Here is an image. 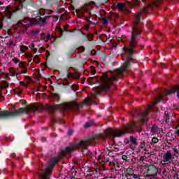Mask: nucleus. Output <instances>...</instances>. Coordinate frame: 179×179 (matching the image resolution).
I'll return each instance as SVG.
<instances>
[{
	"mask_svg": "<svg viewBox=\"0 0 179 179\" xmlns=\"http://www.w3.org/2000/svg\"><path fill=\"white\" fill-rule=\"evenodd\" d=\"M153 6H155L156 8H157V6H159V3H153Z\"/></svg>",
	"mask_w": 179,
	"mask_h": 179,
	"instance_id": "nucleus-42",
	"label": "nucleus"
},
{
	"mask_svg": "<svg viewBox=\"0 0 179 179\" xmlns=\"http://www.w3.org/2000/svg\"><path fill=\"white\" fill-rule=\"evenodd\" d=\"M55 4H56V5H58V1H56V2H55Z\"/></svg>",
	"mask_w": 179,
	"mask_h": 179,
	"instance_id": "nucleus-53",
	"label": "nucleus"
},
{
	"mask_svg": "<svg viewBox=\"0 0 179 179\" xmlns=\"http://www.w3.org/2000/svg\"><path fill=\"white\" fill-rule=\"evenodd\" d=\"M108 154L106 152L95 151V157L96 160L99 161L102 164L110 162V158L107 157Z\"/></svg>",
	"mask_w": 179,
	"mask_h": 179,
	"instance_id": "nucleus-5",
	"label": "nucleus"
},
{
	"mask_svg": "<svg viewBox=\"0 0 179 179\" xmlns=\"http://www.w3.org/2000/svg\"><path fill=\"white\" fill-rule=\"evenodd\" d=\"M173 152H177V148H173Z\"/></svg>",
	"mask_w": 179,
	"mask_h": 179,
	"instance_id": "nucleus-50",
	"label": "nucleus"
},
{
	"mask_svg": "<svg viewBox=\"0 0 179 179\" xmlns=\"http://www.w3.org/2000/svg\"><path fill=\"white\" fill-rule=\"evenodd\" d=\"M28 108V113L29 111H37V110H38V108L37 106H27Z\"/></svg>",
	"mask_w": 179,
	"mask_h": 179,
	"instance_id": "nucleus-19",
	"label": "nucleus"
},
{
	"mask_svg": "<svg viewBox=\"0 0 179 179\" xmlns=\"http://www.w3.org/2000/svg\"><path fill=\"white\" fill-rule=\"evenodd\" d=\"M164 116H165V118H164V121L165 122H170V117H169V112L166 111L164 113Z\"/></svg>",
	"mask_w": 179,
	"mask_h": 179,
	"instance_id": "nucleus-20",
	"label": "nucleus"
},
{
	"mask_svg": "<svg viewBox=\"0 0 179 179\" xmlns=\"http://www.w3.org/2000/svg\"><path fill=\"white\" fill-rule=\"evenodd\" d=\"M12 61L13 62L14 64H17V62H19V59L17 58H13L12 59Z\"/></svg>",
	"mask_w": 179,
	"mask_h": 179,
	"instance_id": "nucleus-36",
	"label": "nucleus"
},
{
	"mask_svg": "<svg viewBox=\"0 0 179 179\" xmlns=\"http://www.w3.org/2000/svg\"><path fill=\"white\" fill-rule=\"evenodd\" d=\"M89 79H93L92 78H90Z\"/></svg>",
	"mask_w": 179,
	"mask_h": 179,
	"instance_id": "nucleus-58",
	"label": "nucleus"
},
{
	"mask_svg": "<svg viewBox=\"0 0 179 179\" xmlns=\"http://www.w3.org/2000/svg\"><path fill=\"white\" fill-rule=\"evenodd\" d=\"M176 134H177V135L179 136V129H178V130L176 131Z\"/></svg>",
	"mask_w": 179,
	"mask_h": 179,
	"instance_id": "nucleus-49",
	"label": "nucleus"
},
{
	"mask_svg": "<svg viewBox=\"0 0 179 179\" xmlns=\"http://www.w3.org/2000/svg\"><path fill=\"white\" fill-rule=\"evenodd\" d=\"M85 29L86 30H89V29H90V27L89 25H86Z\"/></svg>",
	"mask_w": 179,
	"mask_h": 179,
	"instance_id": "nucleus-44",
	"label": "nucleus"
},
{
	"mask_svg": "<svg viewBox=\"0 0 179 179\" xmlns=\"http://www.w3.org/2000/svg\"><path fill=\"white\" fill-rule=\"evenodd\" d=\"M52 38V36L51 34H48L46 36V41H48V40H51Z\"/></svg>",
	"mask_w": 179,
	"mask_h": 179,
	"instance_id": "nucleus-34",
	"label": "nucleus"
},
{
	"mask_svg": "<svg viewBox=\"0 0 179 179\" xmlns=\"http://www.w3.org/2000/svg\"><path fill=\"white\" fill-rule=\"evenodd\" d=\"M65 15V14H62V15H61V17H62V16H64Z\"/></svg>",
	"mask_w": 179,
	"mask_h": 179,
	"instance_id": "nucleus-55",
	"label": "nucleus"
},
{
	"mask_svg": "<svg viewBox=\"0 0 179 179\" xmlns=\"http://www.w3.org/2000/svg\"><path fill=\"white\" fill-rule=\"evenodd\" d=\"M73 134V130H69L68 132V135L71 136Z\"/></svg>",
	"mask_w": 179,
	"mask_h": 179,
	"instance_id": "nucleus-41",
	"label": "nucleus"
},
{
	"mask_svg": "<svg viewBox=\"0 0 179 179\" xmlns=\"http://www.w3.org/2000/svg\"><path fill=\"white\" fill-rule=\"evenodd\" d=\"M20 85H23V82H20Z\"/></svg>",
	"mask_w": 179,
	"mask_h": 179,
	"instance_id": "nucleus-54",
	"label": "nucleus"
},
{
	"mask_svg": "<svg viewBox=\"0 0 179 179\" xmlns=\"http://www.w3.org/2000/svg\"><path fill=\"white\" fill-rule=\"evenodd\" d=\"M34 59H38V56H37V55L35 56V57H34Z\"/></svg>",
	"mask_w": 179,
	"mask_h": 179,
	"instance_id": "nucleus-48",
	"label": "nucleus"
},
{
	"mask_svg": "<svg viewBox=\"0 0 179 179\" xmlns=\"http://www.w3.org/2000/svg\"><path fill=\"white\" fill-rule=\"evenodd\" d=\"M132 5H134V6H138V5H139V1H138V0H133L132 1Z\"/></svg>",
	"mask_w": 179,
	"mask_h": 179,
	"instance_id": "nucleus-26",
	"label": "nucleus"
},
{
	"mask_svg": "<svg viewBox=\"0 0 179 179\" xmlns=\"http://www.w3.org/2000/svg\"><path fill=\"white\" fill-rule=\"evenodd\" d=\"M76 13H79V10H76Z\"/></svg>",
	"mask_w": 179,
	"mask_h": 179,
	"instance_id": "nucleus-51",
	"label": "nucleus"
},
{
	"mask_svg": "<svg viewBox=\"0 0 179 179\" xmlns=\"http://www.w3.org/2000/svg\"><path fill=\"white\" fill-rule=\"evenodd\" d=\"M21 73H27V69H24L22 71V72L18 73L17 74H16V76H17V75H21Z\"/></svg>",
	"mask_w": 179,
	"mask_h": 179,
	"instance_id": "nucleus-37",
	"label": "nucleus"
},
{
	"mask_svg": "<svg viewBox=\"0 0 179 179\" xmlns=\"http://www.w3.org/2000/svg\"><path fill=\"white\" fill-rule=\"evenodd\" d=\"M23 113H29L28 108H21L14 112H9L8 110H3L0 112V117H16L17 115H20Z\"/></svg>",
	"mask_w": 179,
	"mask_h": 179,
	"instance_id": "nucleus-4",
	"label": "nucleus"
},
{
	"mask_svg": "<svg viewBox=\"0 0 179 179\" xmlns=\"http://www.w3.org/2000/svg\"><path fill=\"white\" fill-rule=\"evenodd\" d=\"M157 168L153 165H150L148 168V173L151 177H153V176H156V174H157Z\"/></svg>",
	"mask_w": 179,
	"mask_h": 179,
	"instance_id": "nucleus-10",
	"label": "nucleus"
},
{
	"mask_svg": "<svg viewBox=\"0 0 179 179\" xmlns=\"http://www.w3.org/2000/svg\"><path fill=\"white\" fill-rule=\"evenodd\" d=\"M171 93H176L177 97L179 99V86H176L171 89V91H166L162 93V95H159L157 101L155 102L154 104H157V103H159L160 100H162L163 96H169V94H171Z\"/></svg>",
	"mask_w": 179,
	"mask_h": 179,
	"instance_id": "nucleus-6",
	"label": "nucleus"
},
{
	"mask_svg": "<svg viewBox=\"0 0 179 179\" xmlns=\"http://www.w3.org/2000/svg\"><path fill=\"white\" fill-rule=\"evenodd\" d=\"M148 113H149V110H145V112H144V113L141 115V121H143V122H146V119L145 118V117L148 115Z\"/></svg>",
	"mask_w": 179,
	"mask_h": 179,
	"instance_id": "nucleus-17",
	"label": "nucleus"
},
{
	"mask_svg": "<svg viewBox=\"0 0 179 179\" xmlns=\"http://www.w3.org/2000/svg\"><path fill=\"white\" fill-rule=\"evenodd\" d=\"M53 96L55 97L57 100H59V95H58L57 94H54Z\"/></svg>",
	"mask_w": 179,
	"mask_h": 179,
	"instance_id": "nucleus-39",
	"label": "nucleus"
},
{
	"mask_svg": "<svg viewBox=\"0 0 179 179\" xmlns=\"http://www.w3.org/2000/svg\"><path fill=\"white\" fill-rule=\"evenodd\" d=\"M10 73L11 74V76H15V75H17V73H16L15 71H10Z\"/></svg>",
	"mask_w": 179,
	"mask_h": 179,
	"instance_id": "nucleus-38",
	"label": "nucleus"
},
{
	"mask_svg": "<svg viewBox=\"0 0 179 179\" xmlns=\"http://www.w3.org/2000/svg\"><path fill=\"white\" fill-rule=\"evenodd\" d=\"M146 159V157L145 156H143V157H141V158L139 159V161L140 162H143V160H145Z\"/></svg>",
	"mask_w": 179,
	"mask_h": 179,
	"instance_id": "nucleus-40",
	"label": "nucleus"
},
{
	"mask_svg": "<svg viewBox=\"0 0 179 179\" xmlns=\"http://www.w3.org/2000/svg\"><path fill=\"white\" fill-rule=\"evenodd\" d=\"M151 132H153L154 134H160V129H159V127L154 125L151 127Z\"/></svg>",
	"mask_w": 179,
	"mask_h": 179,
	"instance_id": "nucleus-13",
	"label": "nucleus"
},
{
	"mask_svg": "<svg viewBox=\"0 0 179 179\" xmlns=\"http://www.w3.org/2000/svg\"><path fill=\"white\" fill-rule=\"evenodd\" d=\"M159 142V138L153 137L152 138V143H157Z\"/></svg>",
	"mask_w": 179,
	"mask_h": 179,
	"instance_id": "nucleus-27",
	"label": "nucleus"
},
{
	"mask_svg": "<svg viewBox=\"0 0 179 179\" xmlns=\"http://www.w3.org/2000/svg\"><path fill=\"white\" fill-rule=\"evenodd\" d=\"M174 178H175V179H176H176H178V175H175V176H174Z\"/></svg>",
	"mask_w": 179,
	"mask_h": 179,
	"instance_id": "nucleus-47",
	"label": "nucleus"
},
{
	"mask_svg": "<svg viewBox=\"0 0 179 179\" xmlns=\"http://www.w3.org/2000/svg\"><path fill=\"white\" fill-rule=\"evenodd\" d=\"M60 158H57V159L55 160L54 162H52L48 168H47L43 173L41 176V179H44V178H47V177H48V176H51V172L50 171V169H52V167H54V165L55 164V163L58 162V160H59Z\"/></svg>",
	"mask_w": 179,
	"mask_h": 179,
	"instance_id": "nucleus-7",
	"label": "nucleus"
},
{
	"mask_svg": "<svg viewBox=\"0 0 179 179\" xmlns=\"http://www.w3.org/2000/svg\"><path fill=\"white\" fill-rule=\"evenodd\" d=\"M39 22H40L41 24H43V26L45 24H47V22H45V20L43 18H40Z\"/></svg>",
	"mask_w": 179,
	"mask_h": 179,
	"instance_id": "nucleus-25",
	"label": "nucleus"
},
{
	"mask_svg": "<svg viewBox=\"0 0 179 179\" xmlns=\"http://www.w3.org/2000/svg\"><path fill=\"white\" fill-rule=\"evenodd\" d=\"M131 176L134 179H141V178L142 177V176H141L140 174H135V173H133V175Z\"/></svg>",
	"mask_w": 179,
	"mask_h": 179,
	"instance_id": "nucleus-23",
	"label": "nucleus"
},
{
	"mask_svg": "<svg viewBox=\"0 0 179 179\" xmlns=\"http://www.w3.org/2000/svg\"><path fill=\"white\" fill-rule=\"evenodd\" d=\"M145 146H146V144L145 143V142L141 143L140 145V147L141 149H145Z\"/></svg>",
	"mask_w": 179,
	"mask_h": 179,
	"instance_id": "nucleus-35",
	"label": "nucleus"
},
{
	"mask_svg": "<svg viewBox=\"0 0 179 179\" xmlns=\"http://www.w3.org/2000/svg\"><path fill=\"white\" fill-rule=\"evenodd\" d=\"M141 34L139 29L138 28H134L131 31V36L129 40V44L127 48H124L123 50L125 52V57L127 60L124 62L123 66L117 69L113 73L112 78H110L107 73H104L100 76L101 86L96 88V92L100 93L101 90L107 92L110 90L111 87V84L113 80H118L122 78V73L128 71V67L129 66L130 61H132V55H134V50L136 48V44H138V35Z\"/></svg>",
	"mask_w": 179,
	"mask_h": 179,
	"instance_id": "nucleus-1",
	"label": "nucleus"
},
{
	"mask_svg": "<svg viewBox=\"0 0 179 179\" xmlns=\"http://www.w3.org/2000/svg\"><path fill=\"white\" fill-rule=\"evenodd\" d=\"M9 86V84L8 83V82H4L2 84V87H3L4 89H6V87H8Z\"/></svg>",
	"mask_w": 179,
	"mask_h": 179,
	"instance_id": "nucleus-30",
	"label": "nucleus"
},
{
	"mask_svg": "<svg viewBox=\"0 0 179 179\" xmlns=\"http://www.w3.org/2000/svg\"><path fill=\"white\" fill-rule=\"evenodd\" d=\"M110 20V18L108 17H104L102 18V23L104 26H107L108 24V21Z\"/></svg>",
	"mask_w": 179,
	"mask_h": 179,
	"instance_id": "nucleus-22",
	"label": "nucleus"
},
{
	"mask_svg": "<svg viewBox=\"0 0 179 179\" xmlns=\"http://www.w3.org/2000/svg\"><path fill=\"white\" fill-rule=\"evenodd\" d=\"M117 7L119 10H125L126 9L125 4L124 3H117Z\"/></svg>",
	"mask_w": 179,
	"mask_h": 179,
	"instance_id": "nucleus-14",
	"label": "nucleus"
},
{
	"mask_svg": "<svg viewBox=\"0 0 179 179\" xmlns=\"http://www.w3.org/2000/svg\"><path fill=\"white\" fill-rule=\"evenodd\" d=\"M24 86L25 87H27V84H24Z\"/></svg>",
	"mask_w": 179,
	"mask_h": 179,
	"instance_id": "nucleus-52",
	"label": "nucleus"
},
{
	"mask_svg": "<svg viewBox=\"0 0 179 179\" xmlns=\"http://www.w3.org/2000/svg\"><path fill=\"white\" fill-rule=\"evenodd\" d=\"M143 2H145V0H142Z\"/></svg>",
	"mask_w": 179,
	"mask_h": 179,
	"instance_id": "nucleus-57",
	"label": "nucleus"
},
{
	"mask_svg": "<svg viewBox=\"0 0 179 179\" xmlns=\"http://www.w3.org/2000/svg\"><path fill=\"white\" fill-rule=\"evenodd\" d=\"M121 155H122V160H127V159H128V157L127 155H124V152H121Z\"/></svg>",
	"mask_w": 179,
	"mask_h": 179,
	"instance_id": "nucleus-32",
	"label": "nucleus"
},
{
	"mask_svg": "<svg viewBox=\"0 0 179 179\" xmlns=\"http://www.w3.org/2000/svg\"><path fill=\"white\" fill-rule=\"evenodd\" d=\"M88 18L90 20V19H92V13H89V17H88Z\"/></svg>",
	"mask_w": 179,
	"mask_h": 179,
	"instance_id": "nucleus-45",
	"label": "nucleus"
},
{
	"mask_svg": "<svg viewBox=\"0 0 179 179\" xmlns=\"http://www.w3.org/2000/svg\"><path fill=\"white\" fill-rule=\"evenodd\" d=\"M67 76H71L73 79H79V73H72L69 71H67Z\"/></svg>",
	"mask_w": 179,
	"mask_h": 179,
	"instance_id": "nucleus-11",
	"label": "nucleus"
},
{
	"mask_svg": "<svg viewBox=\"0 0 179 179\" xmlns=\"http://www.w3.org/2000/svg\"><path fill=\"white\" fill-rule=\"evenodd\" d=\"M22 26L25 27V29H29V27H31L34 26V24H37V20L31 19V20H24L21 22Z\"/></svg>",
	"mask_w": 179,
	"mask_h": 179,
	"instance_id": "nucleus-8",
	"label": "nucleus"
},
{
	"mask_svg": "<svg viewBox=\"0 0 179 179\" xmlns=\"http://www.w3.org/2000/svg\"><path fill=\"white\" fill-rule=\"evenodd\" d=\"M13 13H15V11L12 10L10 8L6 9V13L7 17H10V16H12Z\"/></svg>",
	"mask_w": 179,
	"mask_h": 179,
	"instance_id": "nucleus-15",
	"label": "nucleus"
},
{
	"mask_svg": "<svg viewBox=\"0 0 179 179\" xmlns=\"http://www.w3.org/2000/svg\"><path fill=\"white\" fill-rule=\"evenodd\" d=\"M20 68H22L23 69H26V65H24V62H21L19 63Z\"/></svg>",
	"mask_w": 179,
	"mask_h": 179,
	"instance_id": "nucleus-24",
	"label": "nucleus"
},
{
	"mask_svg": "<svg viewBox=\"0 0 179 179\" xmlns=\"http://www.w3.org/2000/svg\"><path fill=\"white\" fill-rule=\"evenodd\" d=\"M128 127H125L123 129H108L105 133L96 134L92 138L87 140H81L80 142L76 143L75 144L70 145L65 150L62 151V155H66V153H71V152H73V150H76L78 148H80L81 149H86L87 146H90L92 145V142L96 141V139L99 138H120V136H122L125 135V134H128Z\"/></svg>",
	"mask_w": 179,
	"mask_h": 179,
	"instance_id": "nucleus-2",
	"label": "nucleus"
},
{
	"mask_svg": "<svg viewBox=\"0 0 179 179\" xmlns=\"http://www.w3.org/2000/svg\"><path fill=\"white\" fill-rule=\"evenodd\" d=\"M171 159H173L171 152L167 151L163 156L164 164H169V163H171Z\"/></svg>",
	"mask_w": 179,
	"mask_h": 179,
	"instance_id": "nucleus-9",
	"label": "nucleus"
},
{
	"mask_svg": "<svg viewBox=\"0 0 179 179\" xmlns=\"http://www.w3.org/2000/svg\"><path fill=\"white\" fill-rule=\"evenodd\" d=\"M136 145L129 143V148L131 149V150H135V148Z\"/></svg>",
	"mask_w": 179,
	"mask_h": 179,
	"instance_id": "nucleus-33",
	"label": "nucleus"
},
{
	"mask_svg": "<svg viewBox=\"0 0 179 179\" xmlns=\"http://www.w3.org/2000/svg\"><path fill=\"white\" fill-rule=\"evenodd\" d=\"M129 143H131V145H138V143L136 142V138H135V137H134V136H131Z\"/></svg>",
	"mask_w": 179,
	"mask_h": 179,
	"instance_id": "nucleus-18",
	"label": "nucleus"
},
{
	"mask_svg": "<svg viewBox=\"0 0 179 179\" xmlns=\"http://www.w3.org/2000/svg\"><path fill=\"white\" fill-rule=\"evenodd\" d=\"M125 173H126L125 174L126 177L134 176V169H132L131 168H127L126 169Z\"/></svg>",
	"mask_w": 179,
	"mask_h": 179,
	"instance_id": "nucleus-12",
	"label": "nucleus"
},
{
	"mask_svg": "<svg viewBox=\"0 0 179 179\" xmlns=\"http://www.w3.org/2000/svg\"><path fill=\"white\" fill-rule=\"evenodd\" d=\"M109 152H118V148H117V145H112L110 147V149H108Z\"/></svg>",
	"mask_w": 179,
	"mask_h": 179,
	"instance_id": "nucleus-21",
	"label": "nucleus"
},
{
	"mask_svg": "<svg viewBox=\"0 0 179 179\" xmlns=\"http://www.w3.org/2000/svg\"><path fill=\"white\" fill-rule=\"evenodd\" d=\"M85 20L87 22V23H89V24H94V22H92V20L89 19V17H87Z\"/></svg>",
	"mask_w": 179,
	"mask_h": 179,
	"instance_id": "nucleus-29",
	"label": "nucleus"
},
{
	"mask_svg": "<svg viewBox=\"0 0 179 179\" xmlns=\"http://www.w3.org/2000/svg\"><path fill=\"white\" fill-rule=\"evenodd\" d=\"M135 26H137L138 23H139V22H141V14L139 13H136L135 15Z\"/></svg>",
	"mask_w": 179,
	"mask_h": 179,
	"instance_id": "nucleus-16",
	"label": "nucleus"
},
{
	"mask_svg": "<svg viewBox=\"0 0 179 179\" xmlns=\"http://www.w3.org/2000/svg\"><path fill=\"white\" fill-rule=\"evenodd\" d=\"M0 97H2V94L0 93Z\"/></svg>",
	"mask_w": 179,
	"mask_h": 179,
	"instance_id": "nucleus-56",
	"label": "nucleus"
},
{
	"mask_svg": "<svg viewBox=\"0 0 179 179\" xmlns=\"http://www.w3.org/2000/svg\"><path fill=\"white\" fill-rule=\"evenodd\" d=\"M90 127H92V123H90V122H87V123L84 125V127H85V128H90Z\"/></svg>",
	"mask_w": 179,
	"mask_h": 179,
	"instance_id": "nucleus-31",
	"label": "nucleus"
},
{
	"mask_svg": "<svg viewBox=\"0 0 179 179\" xmlns=\"http://www.w3.org/2000/svg\"><path fill=\"white\" fill-rule=\"evenodd\" d=\"M26 48H27L26 46H21V47H20L21 51H23V50H24V49H26Z\"/></svg>",
	"mask_w": 179,
	"mask_h": 179,
	"instance_id": "nucleus-43",
	"label": "nucleus"
},
{
	"mask_svg": "<svg viewBox=\"0 0 179 179\" xmlns=\"http://www.w3.org/2000/svg\"><path fill=\"white\" fill-rule=\"evenodd\" d=\"M93 101V98H87L83 103H78L76 101H73L71 102L59 104V105H47L46 108L50 111H55V110H69V108H76V110H80L83 108V105L92 106Z\"/></svg>",
	"mask_w": 179,
	"mask_h": 179,
	"instance_id": "nucleus-3",
	"label": "nucleus"
},
{
	"mask_svg": "<svg viewBox=\"0 0 179 179\" xmlns=\"http://www.w3.org/2000/svg\"><path fill=\"white\" fill-rule=\"evenodd\" d=\"M137 127L136 124H135V123H131V124H129L128 128H131V129H133V128H135V127Z\"/></svg>",
	"mask_w": 179,
	"mask_h": 179,
	"instance_id": "nucleus-28",
	"label": "nucleus"
},
{
	"mask_svg": "<svg viewBox=\"0 0 179 179\" xmlns=\"http://www.w3.org/2000/svg\"><path fill=\"white\" fill-rule=\"evenodd\" d=\"M15 93L17 94H20L21 93H22V90H20V91H19V92H15Z\"/></svg>",
	"mask_w": 179,
	"mask_h": 179,
	"instance_id": "nucleus-46",
	"label": "nucleus"
},
{
	"mask_svg": "<svg viewBox=\"0 0 179 179\" xmlns=\"http://www.w3.org/2000/svg\"><path fill=\"white\" fill-rule=\"evenodd\" d=\"M73 52H75V51H73Z\"/></svg>",
	"mask_w": 179,
	"mask_h": 179,
	"instance_id": "nucleus-59",
	"label": "nucleus"
}]
</instances>
